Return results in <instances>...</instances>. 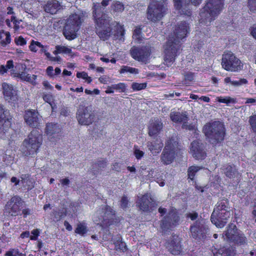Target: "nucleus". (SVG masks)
Here are the masks:
<instances>
[{"instance_id":"nucleus-1","label":"nucleus","mask_w":256,"mask_h":256,"mask_svg":"<svg viewBox=\"0 0 256 256\" xmlns=\"http://www.w3.org/2000/svg\"><path fill=\"white\" fill-rule=\"evenodd\" d=\"M189 32V24L185 22H181L176 26L174 36H169L164 46V64L168 66H170L175 60L180 50V41L187 36Z\"/></svg>"},{"instance_id":"nucleus-2","label":"nucleus","mask_w":256,"mask_h":256,"mask_svg":"<svg viewBox=\"0 0 256 256\" xmlns=\"http://www.w3.org/2000/svg\"><path fill=\"white\" fill-rule=\"evenodd\" d=\"M100 6H94V19L96 23V32L98 36L104 40H106L110 35L112 28L110 26L111 18L106 14H102Z\"/></svg>"},{"instance_id":"nucleus-3","label":"nucleus","mask_w":256,"mask_h":256,"mask_svg":"<svg viewBox=\"0 0 256 256\" xmlns=\"http://www.w3.org/2000/svg\"><path fill=\"white\" fill-rule=\"evenodd\" d=\"M222 8V0H209L200 12V23L208 25L220 14Z\"/></svg>"},{"instance_id":"nucleus-4","label":"nucleus","mask_w":256,"mask_h":256,"mask_svg":"<svg viewBox=\"0 0 256 256\" xmlns=\"http://www.w3.org/2000/svg\"><path fill=\"white\" fill-rule=\"evenodd\" d=\"M82 14H74L69 16L66 20L63 30V34L68 40L76 38V32L79 30L84 20Z\"/></svg>"},{"instance_id":"nucleus-5","label":"nucleus","mask_w":256,"mask_h":256,"mask_svg":"<svg viewBox=\"0 0 256 256\" xmlns=\"http://www.w3.org/2000/svg\"><path fill=\"white\" fill-rule=\"evenodd\" d=\"M203 130L209 142L212 144L220 142L224 138V128L223 124L220 122L207 124L204 126Z\"/></svg>"},{"instance_id":"nucleus-6","label":"nucleus","mask_w":256,"mask_h":256,"mask_svg":"<svg viewBox=\"0 0 256 256\" xmlns=\"http://www.w3.org/2000/svg\"><path fill=\"white\" fill-rule=\"evenodd\" d=\"M42 136L36 130L32 131L28 138L26 139L22 147V154L28 156L35 154L42 143Z\"/></svg>"},{"instance_id":"nucleus-7","label":"nucleus","mask_w":256,"mask_h":256,"mask_svg":"<svg viewBox=\"0 0 256 256\" xmlns=\"http://www.w3.org/2000/svg\"><path fill=\"white\" fill-rule=\"evenodd\" d=\"M177 140L176 136H172L166 142L160 156V160L163 164L168 165L174 161L180 150Z\"/></svg>"},{"instance_id":"nucleus-8","label":"nucleus","mask_w":256,"mask_h":256,"mask_svg":"<svg viewBox=\"0 0 256 256\" xmlns=\"http://www.w3.org/2000/svg\"><path fill=\"white\" fill-rule=\"evenodd\" d=\"M223 237L227 241L240 244H245L247 242L244 234L238 230L236 226L233 224L228 225L227 230L223 234Z\"/></svg>"},{"instance_id":"nucleus-9","label":"nucleus","mask_w":256,"mask_h":256,"mask_svg":"<svg viewBox=\"0 0 256 256\" xmlns=\"http://www.w3.org/2000/svg\"><path fill=\"white\" fill-rule=\"evenodd\" d=\"M168 6L150 2L146 11L147 18L153 22L160 20L168 12Z\"/></svg>"},{"instance_id":"nucleus-10","label":"nucleus","mask_w":256,"mask_h":256,"mask_svg":"<svg viewBox=\"0 0 256 256\" xmlns=\"http://www.w3.org/2000/svg\"><path fill=\"white\" fill-rule=\"evenodd\" d=\"M96 215L98 217V220H94V221L104 226L111 225L115 218L114 211L108 206H104L102 209L97 210Z\"/></svg>"},{"instance_id":"nucleus-11","label":"nucleus","mask_w":256,"mask_h":256,"mask_svg":"<svg viewBox=\"0 0 256 256\" xmlns=\"http://www.w3.org/2000/svg\"><path fill=\"white\" fill-rule=\"evenodd\" d=\"M76 118L79 124L89 126L94 121L96 114L91 106H82L78 109Z\"/></svg>"},{"instance_id":"nucleus-12","label":"nucleus","mask_w":256,"mask_h":256,"mask_svg":"<svg viewBox=\"0 0 256 256\" xmlns=\"http://www.w3.org/2000/svg\"><path fill=\"white\" fill-rule=\"evenodd\" d=\"M222 65L228 71L237 72L242 68L240 61L230 52L222 55Z\"/></svg>"},{"instance_id":"nucleus-13","label":"nucleus","mask_w":256,"mask_h":256,"mask_svg":"<svg viewBox=\"0 0 256 256\" xmlns=\"http://www.w3.org/2000/svg\"><path fill=\"white\" fill-rule=\"evenodd\" d=\"M130 54L134 60L146 64L150 59L151 50L148 47L146 46L141 48L134 46L131 48Z\"/></svg>"},{"instance_id":"nucleus-14","label":"nucleus","mask_w":256,"mask_h":256,"mask_svg":"<svg viewBox=\"0 0 256 256\" xmlns=\"http://www.w3.org/2000/svg\"><path fill=\"white\" fill-rule=\"evenodd\" d=\"M24 201L18 196H12L8 202L5 206V212L8 213L12 216H16L20 214V207L22 206Z\"/></svg>"},{"instance_id":"nucleus-15","label":"nucleus","mask_w":256,"mask_h":256,"mask_svg":"<svg viewBox=\"0 0 256 256\" xmlns=\"http://www.w3.org/2000/svg\"><path fill=\"white\" fill-rule=\"evenodd\" d=\"M179 220L180 218L176 210L172 209L168 215L160 222V228L164 231L170 229L178 224Z\"/></svg>"},{"instance_id":"nucleus-16","label":"nucleus","mask_w":256,"mask_h":256,"mask_svg":"<svg viewBox=\"0 0 256 256\" xmlns=\"http://www.w3.org/2000/svg\"><path fill=\"white\" fill-rule=\"evenodd\" d=\"M208 228L204 220H197L190 228L192 236L194 238H201L206 233Z\"/></svg>"},{"instance_id":"nucleus-17","label":"nucleus","mask_w":256,"mask_h":256,"mask_svg":"<svg viewBox=\"0 0 256 256\" xmlns=\"http://www.w3.org/2000/svg\"><path fill=\"white\" fill-rule=\"evenodd\" d=\"M166 248L172 254L179 256L182 252V248L178 236L172 235L166 242Z\"/></svg>"},{"instance_id":"nucleus-18","label":"nucleus","mask_w":256,"mask_h":256,"mask_svg":"<svg viewBox=\"0 0 256 256\" xmlns=\"http://www.w3.org/2000/svg\"><path fill=\"white\" fill-rule=\"evenodd\" d=\"M12 116L10 112L0 104V130L6 131L12 124Z\"/></svg>"},{"instance_id":"nucleus-19","label":"nucleus","mask_w":256,"mask_h":256,"mask_svg":"<svg viewBox=\"0 0 256 256\" xmlns=\"http://www.w3.org/2000/svg\"><path fill=\"white\" fill-rule=\"evenodd\" d=\"M24 119L26 124L30 127L36 128L40 124L42 116L34 110H28L26 112Z\"/></svg>"},{"instance_id":"nucleus-20","label":"nucleus","mask_w":256,"mask_h":256,"mask_svg":"<svg viewBox=\"0 0 256 256\" xmlns=\"http://www.w3.org/2000/svg\"><path fill=\"white\" fill-rule=\"evenodd\" d=\"M216 215L213 216V212L211 216V222L216 227L223 228L226 223V220L230 216V210H220Z\"/></svg>"},{"instance_id":"nucleus-21","label":"nucleus","mask_w":256,"mask_h":256,"mask_svg":"<svg viewBox=\"0 0 256 256\" xmlns=\"http://www.w3.org/2000/svg\"><path fill=\"white\" fill-rule=\"evenodd\" d=\"M190 152L192 156L197 160L204 159L206 155L204 145L200 140H194L191 143Z\"/></svg>"},{"instance_id":"nucleus-22","label":"nucleus","mask_w":256,"mask_h":256,"mask_svg":"<svg viewBox=\"0 0 256 256\" xmlns=\"http://www.w3.org/2000/svg\"><path fill=\"white\" fill-rule=\"evenodd\" d=\"M137 205L140 209L143 212H148L154 206L153 199L149 194L143 195L137 202Z\"/></svg>"},{"instance_id":"nucleus-23","label":"nucleus","mask_w":256,"mask_h":256,"mask_svg":"<svg viewBox=\"0 0 256 256\" xmlns=\"http://www.w3.org/2000/svg\"><path fill=\"white\" fill-rule=\"evenodd\" d=\"M4 98L9 102H15L18 100V96L16 90L14 89L12 85L4 83L2 85Z\"/></svg>"},{"instance_id":"nucleus-24","label":"nucleus","mask_w":256,"mask_h":256,"mask_svg":"<svg viewBox=\"0 0 256 256\" xmlns=\"http://www.w3.org/2000/svg\"><path fill=\"white\" fill-rule=\"evenodd\" d=\"M46 12L52 14H56L62 8V6L57 0H48L44 6Z\"/></svg>"},{"instance_id":"nucleus-25","label":"nucleus","mask_w":256,"mask_h":256,"mask_svg":"<svg viewBox=\"0 0 256 256\" xmlns=\"http://www.w3.org/2000/svg\"><path fill=\"white\" fill-rule=\"evenodd\" d=\"M163 124L161 120L157 118L152 120L148 128V134L150 136L158 134L162 130Z\"/></svg>"},{"instance_id":"nucleus-26","label":"nucleus","mask_w":256,"mask_h":256,"mask_svg":"<svg viewBox=\"0 0 256 256\" xmlns=\"http://www.w3.org/2000/svg\"><path fill=\"white\" fill-rule=\"evenodd\" d=\"M163 146V144L160 140H156L148 142V150L152 154H156L159 153Z\"/></svg>"},{"instance_id":"nucleus-27","label":"nucleus","mask_w":256,"mask_h":256,"mask_svg":"<svg viewBox=\"0 0 256 256\" xmlns=\"http://www.w3.org/2000/svg\"><path fill=\"white\" fill-rule=\"evenodd\" d=\"M223 171L225 175L230 178L238 177L239 174L235 166L230 165L224 166Z\"/></svg>"},{"instance_id":"nucleus-28","label":"nucleus","mask_w":256,"mask_h":256,"mask_svg":"<svg viewBox=\"0 0 256 256\" xmlns=\"http://www.w3.org/2000/svg\"><path fill=\"white\" fill-rule=\"evenodd\" d=\"M17 77L19 78L22 80L28 82L33 85H36V80L37 76L36 75L33 74L31 76L26 72H22L21 73L18 74Z\"/></svg>"},{"instance_id":"nucleus-29","label":"nucleus","mask_w":256,"mask_h":256,"mask_svg":"<svg viewBox=\"0 0 256 256\" xmlns=\"http://www.w3.org/2000/svg\"><path fill=\"white\" fill-rule=\"evenodd\" d=\"M170 117L174 122H182L188 120V117L185 114H181L178 112H172L170 114Z\"/></svg>"},{"instance_id":"nucleus-30","label":"nucleus","mask_w":256,"mask_h":256,"mask_svg":"<svg viewBox=\"0 0 256 256\" xmlns=\"http://www.w3.org/2000/svg\"><path fill=\"white\" fill-rule=\"evenodd\" d=\"M230 210L228 202L226 200H222L219 202L213 211V216L216 215L220 210Z\"/></svg>"},{"instance_id":"nucleus-31","label":"nucleus","mask_w":256,"mask_h":256,"mask_svg":"<svg viewBox=\"0 0 256 256\" xmlns=\"http://www.w3.org/2000/svg\"><path fill=\"white\" fill-rule=\"evenodd\" d=\"M59 126L56 124L49 123L46 126V132L48 135H52L60 132Z\"/></svg>"},{"instance_id":"nucleus-32","label":"nucleus","mask_w":256,"mask_h":256,"mask_svg":"<svg viewBox=\"0 0 256 256\" xmlns=\"http://www.w3.org/2000/svg\"><path fill=\"white\" fill-rule=\"evenodd\" d=\"M110 8L114 13L122 12L124 9L123 4L118 0L114 1L112 4Z\"/></svg>"},{"instance_id":"nucleus-33","label":"nucleus","mask_w":256,"mask_h":256,"mask_svg":"<svg viewBox=\"0 0 256 256\" xmlns=\"http://www.w3.org/2000/svg\"><path fill=\"white\" fill-rule=\"evenodd\" d=\"M71 53V49L64 46H56V50L53 52V54L55 55L59 54H70Z\"/></svg>"},{"instance_id":"nucleus-34","label":"nucleus","mask_w":256,"mask_h":256,"mask_svg":"<svg viewBox=\"0 0 256 256\" xmlns=\"http://www.w3.org/2000/svg\"><path fill=\"white\" fill-rule=\"evenodd\" d=\"M216 100L219 102L228 104H236L237 102L236 99L230 96L217 97Z\"/></svg>"},{"instance_id":"nucleus-35","label":"nucleus","mask_w":256,"mask_h":256,"mask_svg":"<svg viewBox=\"0 0 256 256\" xmlns=\"http://www.w3.org/2000/svg\"><path fill=\"white\" fill-rule=\"evenodd\" d=\"M120 72V74L130 73L136 74L138 73V70L128 66H122Z\"/></svg>"},{"instance_id":"nucleus-36","label":"nucleus","mask_w":256,"mask_h":256,"mask_svg":"<svg viewBox=\"0 0 256 256\" xmlns=\"http://www.w3.org/2000/svg\"><path fill=\"white\" fill-rule=\"evenodd\" d=\"M116 26L117 30L116 34L117 36V37L119 40H122V41H124L125 30L124 28V26L120 25L118 23H116Z\"/></svg>"},{"instance_id":"nucleus-37","label":"nucleus","mask_w":256,"mask_h":256,"mask_svg":"<svg viewBox=\"0 0 256 256\" xmlns=\"http://www.w3.org/2000/svg\"><path fill=\"white\" fill-rule=\"evenodd\" d=\"M88 232L87 227L84 222L80 223L77 224L75 230V232L82 236H84Z\"/></svg>"},{"instance_id":"nucleus-38","label":"nucleus","mask_w":256,"mask_h":256,"mask_svg":"<svg viewBox=\"0 0 256 256\" xmlns=\"http://www.w3.org/2000/svg\"><path fill=\"white\" fill-rule=\"evenodd\" d=\"M126 86L124 83L120 82L118 84H112L110 86V89L113 88L120 92H124L126 90Z\"/></svg>"},{"instance_id":"nucleus-39","label":"nucleus","mask_w":256,"mask_h":256,"mask_svg":"<svg viewBox=\"0 0 256 256\" xmlns=\"http://www.w3.org/2000/svg\"><path fill=\"white\" fill-rule=\"evenodd\" d=\"M54 218L56 220H59L66 216V210L64 208H62L58 211L54 212Z\"/></svg>"},{"instance_id":"nucleus-40","label":"nucleus","mask_w":256,"mask_h":256,"mask_svg":"<svg viewBox=\"0 0 256 256\" xmlns=\"http://www.w3.org/2000/svg\"><path fill=\"white\" fill-rule=\"evenodd\" d=\"M200 169V167L196 166H192L190 167L188 170V178L192 180L196 172H197Z\"/></svg>"},{"instance_id":"nucleus-41","label":"nucleus","mask_w":256,"mask_h":256,"mask_svg":"<svg viewBox=\"0 0 256 256\" xmlns=\"http://www.w3.org/2000/svg\"><path fill=\"white\" fill-rule=\"evenodd\" d=\"M141 33V28L140 27H136L133 32V38L138 42H140L142 38Z\"/></svg>"},{"instance_id":"nucleus-42","label":"nucleus","mask_w":256,"mask_h":256,"mask_svg":"<svg viewBox=\"0 0 256 256\" xmlns=\"http://www.w3.org/2000/svg\"><path fill=\"white\" fill-rule=\"evenodd\" d=\"M40 46H42L40 42L32 40L30 46V49L33 52H36L38 50V48Z\"/></svg>"},{"instance_id":"nucleus-43","label":"nucleus","mask_w":256,"mask_h":256,"mask_svg":"<svg viewBox=\"0 0 256 256\" xmlns=\"http://www.w3.org/2000/svg\"><path fill=\"white\" fill-rule=\"evenodd\" d=\"M146 86V83H136L134 82L132 84V88L134 90H140L144 89Z\"/></svg>"},{"instance_id":"nucleus-44","label":"nucleus","mask_w":256,"mask_h":256,"mask_svg":"<svg viewBox=\"0 0 256 256\" xmlns=\"http://www.w3.org/2000/svg\"><path fill=\"white\" fill-rule=\"evenodd\" d=\"M4 36H6V38L4 40H0V44L2 46H6V44H10L11 42L10 35L9 32H6Z\"/></svg>"},{"instance_id":"nucleus-45","label":"nucleus","mask_w":256,"mask_h":256,"mask_svg":"<svg viewBox=\"0 0 256 256\" xmlns=\"http://www.w3.org/2000/svg\"><path fill=\"white\" fill-rule=\"evenodd\" d=\"M134 153L136 158L138 160L140 159L144 154V152L140 150L138 146H134Z\"/></svg>"},{"instance_id":"nucleus-46","label":"nucleus","mask_w":256,"mask_h":256,"mask_svg":"<svg viewBox=\"0 0 256 256\" xmlns=\"http://www.w3.org/2000/svg\"><path fill=\"white\" fill-rule=\"evenodd\" d=\"M115 248L116 250H120L122 252L126 250V243L123 242H118L115 244Z\"/></svg>"},{"instance_id":"nucleus-47","label":"nucleus","mask_w":256,"mask_h":256,"mask_svg":"<svg viewBox=\"0 0 256 256\" xmlns=\"http://www.w3.org/2000/svg\"><path fill=\"white\" fill-rule=\"evenodd\" d=\"M249 122L252 130L256 132V115H254L250 117Z\"/></svg>"},{"instance_id":"nucleus-48","label":"nucleus","mask_w":256,"mask_h":256,"mask_svg":"<svg viewBox=\"0 0 256 256\" xmlns=\"http://www.w3.org/2000/svg\"><path fill=\"white\" fill-rule=\"evenodd\" d=\"M248 6L251 12L256 13V0H248Z\"/></svg>"},{"instance_id":"nucleus-49","label":"nucleus","mask_w":256,"mask_h":256,"mask_svg":"<svg viewBox=\"0 0 256 256\" xmlns=\"http://www.w3.org/2000/svg\"><path fill=\"white\" fill-rule=\"evenodd\" d=\"M128 200L126 196H123L120 200V206L123 209H126L128 207Z\"/></svg>"},{"instance_id":"nucleus-50","label":"nucleus","mask_w":256,"mask_h":256,"mask_svg":"<svg viewBox=\"0 0 256 256\" xmlns=\"http://www.w3.org/2000/svg\"><path fill=\"white\" fill-rule=\"evenodd\" d=\"M248 81L245 78H241L238 80H234L231 82V84L236 86H240L244 84H246Z\"/></svg>"},{"instance_id":"nucleus-51","label":"nucleus","mask_w":256,"mask_h":256,"mask_svg":"<svg viewBox=\"0 0 256 256\" xmlns=\"http://www.w3.org/2000/svg\"><path fill=\"white\" fill-rule=\"evenodd\" d=\"M14 42L18 46H24L26 44V40L22 36L15 38Z\"/></svg>"},{"instance_id":"nucleus-52","label":"nucleus","mask_w":256,"mask_h":256,"mask_svg":"<svg viewBox=\"0 0 256 256\" xmlns=\"http://www.w3.org/2000/svg\"><path fill=\"white\" fill-rule=\"evenodd\" d=\"M60 184L63 188H64L69 186L70 180L68 178H64L60 180Z\"/></svg>"},{"instance_id":"nucleus-53","label":"nucleus","mask_w":256,"mask_h":256,"mask_svg":"<svg viewBox=\"0 0 256 256\" xmlns=\"http://www.w3.org/2000/svg\"><path fill=\"white\" fill-rule=\"evenodd\" d=\"M187 120L182 121L184 122L182 124V128L189 130H192L195 128V126L192 124H188Z\"/></svg>"},{"instance_id":"nucleus-54","label":"nucleus","mask_w":256,"mask_h":256,"mask_svg":"<svg viewBox=\"0 0 256 256\" xmlns=\"http://www.w3.org/2000/svg\"><path fill=\"white\" fill-rule=\"evenodd\" d=\"M18 250L12 249L8 251L5 256H18Z\"/></svg>"},{"instance_id":"nucleus-55","label":"nucleus","mask_w":256,"mask_h":256,"mask_svg":"<svg viewBox=\"0 0 256 256\" xmlns=\"http://www.w3.org/2000/svg\"><path fill=\"white\" fill-rule=\"evenodd\" d=\"M43 99L44 100L50 104L51 105V102L52 100V96L50 94H45L43 96Z\"/></svg>"},{"instance_id":"nucleus-56","label":"nucleus","mask_w":256,"mask_h":256,"mask_svg":"<svg viewBox=\"0 0 256 256\" xmlns=\"http://www.w3.org/2000/svg\"><path fill=\"white\" fill-rule=\"evenodd\" d=\"M168 0H150V2L168 6Z\"/></svg>"},{"instance_id":"nucleus-57","label":"nucleus","mask_w":256,"mask_h":256,"mask_svg":"<svg viewBox=\"0 0 256 256\" xmlns=\"http://www.w3.org/2000/svg\"><path fill=\"white\" fill-rule=\"evenodd\" d=\"M182 0H173L174 6L178 10H180L182 7Z\"/></svg>"},{"instance_id":"nucleus-58","label":"nucleus","mask_w":256,"mask_h":256,"mask_svg":"<svg viewBox=\"0 0 256 256\" xmlns=\"http://www.w3.org/2000/svg\"><path fill=\"white\" fill-rule=\"evenodd\" d=\"M6 68V71L8 70H10L14 68L13 61L12 60H9L6 62V64L4 66Z\"/></svg>"},{"instance_id":"nucleus-59","label":"nucleus","mask_w":256,"mask_h":256,"mask_svg":"<svg viewBox=\"0 0 256 256\" xmlns=\"http://www.w3.org/2000/svg\"><path fill=\"white\" fill-rule=\"evenodd\" d=\"M88 75V74L86 72H78L76 74V76L78 78H82L85 80L87 78Z\"/></svg>"},{"instance_id":"nucleus-60","label":"nucleus","mask_w":256,"mask_h":256,"mask_svg":"<svg viewBox=\"0 0 256 256\" xmlns=\"http://www.w3.org/2000/svg\"><path fill=\"white\" fill-rule=\"evenodd\" d=\"M97 164L100 168H104L106 165V162L105 160H100L98 162Z\"/></svg>"},{"instance_id":"nucleus-61","label":"nucleus","mask_w":256,"mask_h":256,"mask_svg":"<svg viewBox=\"0 0 256 256\" xmlns=\"http://www.w3.org/2000/svg\"><path fill=\"white\" fill-rule=\"evenodd\" d=\"M198 216V214L196 212L188 214V216L192 220H196Z\"/></svg>"},{"instance_id":"nucleus-62","label":"nucleus","mask_w":256,"mask_h":256,"mask_svg":"<svg viewBox=\"0 0 256 256\" xmlns=\"http://www.w3.org/2000/svg\"><path fill=\"white\" fill-rule=\"evenodd\" d=\"M246 104H254L256 102V98H246Z\"/></svg>"},{"instance_id":"nucleus-63","label":"nucleus","mask_w":256,"mask_h":256,"mask_svg":"<svg viewBox=\"0 0 256 256\" xmlns=\"http://www.w3.org/2000/svg\"><path fill=\"white\" fill-rule=\"evenodd\" d=\"M42 84L46 89L52 90L53 88L48 81H44Z\"/></svg>"},{"instance_id":"nucleus-64","label":"nucleus","mask_w":256,"mask_h":256,"mask_svg":"<svg viewBox=\"0 0 256 256\" xmlns=\"http://www.w3.org/2000/svg\"><path fill=\"white\" fill-rule=\"evenodd\" d=\"M53 71H54L53 67L51 66H48L46 69L47 74L50 76H53Z\"/></svg>"}]
</instances>
